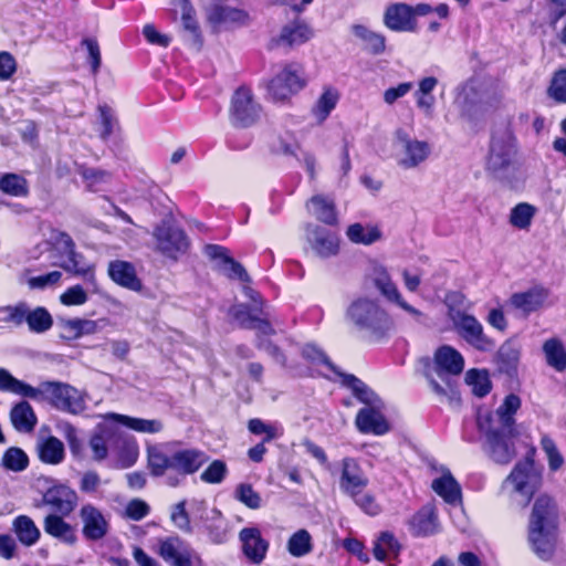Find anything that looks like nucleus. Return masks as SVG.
I'll list each match as a JSON object with an SVG mask.
<instances>
[{
  "label": "nucleus",
  "instance_id": "1",
  "mask_svg": "<svg viewBox=\"0 0 566 566\" xmlns=\"http://www.w3.org/2000/svg\"><path fill=\"white\" fill-rule=\"evenodd\" d=\"M521 407V399L516 395L505 397L495 413L479 412L478 427L485 434L483 450L489 458L497 464H507L515 457V447L512 440L514 413Z\"/></svg>",
  "mask_w": 566,
  "mask_h": 566
},
{
  "label": "nucleus",
  "instance_id": "2",
  "mask_svg": "<svg viewBox=\"0 0 566 566\" xmlns=\"http://www.w3.org/2000/svg\"><path fill=\"white\" fill-rule=\"evenodd\" d=\"M542 485L541 471L533 460L525 459L515 464L501 484V495L512 504L525 507Z\"/></svg>",
  "mask_w": 566,
  "mask_h": 566
},
{
  "label": "nucleus",
  "instance_id": "3",
  "mask_svg": "<svg viewBox=\"0 0 566 566\" xmlns=\"http://www.w3.org/2000/svg\"><path fill=\"white\" fill-rule=\"evenodd\" d=\"M33 400L48 401L54 408L72 415L86 409V396L75 387L60 381H44L36 387Z\"/></svg>",
  "mask_w": 566,
  "mask_h": 566
},
{
  "label": "nucleus",
  "instance_id": "4",
  "mask_svg": "<svg viewBox=\"0 0 566 566\" xmlns=\"http://www.w3.org/2000/svg\"><path fill=\"white\" fill-rule=\"evenodd\" d=\"M347 316L357 328L373 336H381L390 327L386 312L378 303L368 298L355 301L348 307Z\"/></svg>",
  "mask_w": 566,
  "mask_h": 566
},
{
  "label": "nucleus",
  "instance_id": "5",
  "mask_svg": "<svg viewBox=\"0 0 566 566\" xmlns=\"http://www.w3.org/2000/svg\"><path fill=\"white\" fill-rule=\"evenodd\" d=\"M397 163L405 169H412L424 163L430 155V146L424 140L412 138L405 129L395 133Z\"/></svg>",
  "mask_w": 566,
  "mask_h": 566
},
{
  "label": "nucleus",
  "instance_id": "6",
  "mask_svg": "<svg viewBox=\"0 0 566 566\" xmlns=\"http://www.w3.org/2000/svg\"><path fill=\"white\" fill-rule=\"evenodd\" d=\"M449 317L459 335L471 346L481 352H489L494 348L493 340L484 334L483 326L473 315L450 308Z\"/></svg>",
  "mask_w": 566,
  "mask_h": 566
},
{
  "label": "nucleus",
  "instance_id": "7",
  "mask_svg": "<svg viewBox=\"0 0 566 566\" xmlns=\"http://www.w3.org/2000/svg\"><path fill=\"white\" fill-rule=\"evenodd\" d=\"M262 108L249 88L241 87L235 91L230 108V120L232 125L247 128L259 122Z\"/></svg>",
  "mask_w": 566,
  "mask_h": 566
},
{
  "label": "nucleus",
  "instance_id": "8",
  "mask_svg": "<svg viewBox=\"0 0 566 566\" xmlns=\"http://www.w3.org/2000/svg\"><path fill=\"white\" fill-rule=\"evenodd\" d=\"M305 84L303 66L298 63H290L271 80L269 92L274 99L285 101L301 91Z\"/></svg>",
  "mask_w": 566,
  "mask_h": 566
},
{
  "label": "nucleus",
  "instance_id": "9",
  "mask_svg": "<svg viewBox=\"0 0 566 566\" xmlns=\"http://www.w3.org/2000/svg\"><path fill=\"white\" fill-rule=\"evenodd\" d=\"M305 240L311 251L321 259H329L339 252L338 234L316 223L305 226Z\"/></svg>",
  "mask_w": 566,
  "mask_h": 566
},
{
  "label": "nucleus",
  "instance_id": "10",
  "mask_svg": "<svg viewBox=\"0 0 566 566\" xmlns=\"http://www.w3.org/2000/svg\"><path fill=\"white\" fill-rule=\"evenodd\" d=\"M156 553L170 566H195L200 562L199 557L179 536L158 539Z\"/></svg>",
  "mask_w": 566,
  "mask_h": 566
},
{
  "label": "nucleus",
  "instance_id": "11",
  "mask_svg": "<svg viewBox=\"0 0 566 566\" xmlns=\"http://www.w3.org/2000/svg\"><path fill=\"white\" fill-rule=\"evenodd\" d=\"M153 237L156 241V250L168 258L177 259V255L185 253L188 248L185 232L167 223L157 226L154 229Z\"/></svg>",
  "mask_w": 566,
  "mask_h": 566
},
{
  "label": "nucleus",
  "instance_id": "12",
  "mask_svg": "<svg viewBox=\"0 0 566 566\" xmlns=\"http://www.w3.org/2000/svg\"><path fill=\"white\" fill-rule=\"evenodd\" d=\"M314 36L313 28L302 19H295L282 27L280 33L270 41V49H293L308 42Z\"/></svg>",
  "mask_w": 566,
  "mask_h": 566
},
{
  "label": "nucleus",
  "instance_id": "13",
  "mask_svg": "<svg viewBox=\"0 0 566 566\" xmlns=\"http://www.w3.org/2000/svg\"><path fill=\"white\" fill-rule=\"evenodd\" d=\"M515 156V145L510 134L494 136L491 143L488 168L497 178L503 177V172L511 167Z\"/></svg>",
  "mask_w": 566,
  "mask_h": 566
},
{
  "label": "nucleus",
  "instance_id": "14",
  "mask_svg": "<svg viewBox=\"0 0 566 566\" xmlns=\"http://www.w3.org/2000/svg\"><path fill=\"white\" fill-rule=\"evenodd\" d=\"M244 293L253 302L252 311L254 313H250L245 305L238 304L231 307L230 315L242 328L256 329L263 334L272 333L270 324L264 318L256 315V312L261 308L259 294L250 287H244Z\"/></svg>",
  "mask_w": 566,
  "mask_h": 566
},
{
  "label": "nucleus",
  "instance_id": "15",
  "mask_svg": "<svg viewBox=\"0 0 566 566\" xmlns=\"http://www.w3.org/2000/svg\"><path fill=\"white\" fill-rule=\"evenodd\" d=\"M208 455L198 449L175 448V475H169L167 483L170 486L179 484L178 475L185 476L197 472L206 462Z\"/></svg>",
  "mask_w": 566,
  "mask_h": 566
},
{
  "label": "nucleus",
  "instance_id": "16",
  "mask_svg": "<svg viewBox=\"0 0 566 566\" xmlns=\"http://www.w3.org/2000/svg\"><path fill=\"white\" fill-rule=\"evenodd\" d=\"M558 527L527 524V541L533 552L544 560L553 557L557 545Z\"/></svg>",
  "mask_w": 566,
  "mask_h": 566
},
{
  "label": "nucleus",
  "instance_id": "17",
  "mask_svg": "<svg viewBox=\"0 0 566 566\" xmlns=\"http://www.w3.org/2000/svg\"><path fill=\"white\" fill-rule=\"evenodd\" d=\"M147 451V467L154 476H164L168 473L175 474V444L160 443L150 444Z\"/></svg>",
  "mask_w": 566,
  "mask_h": 566
},
{
  "label": "nucleus",
  "instance_id": "18",
  "mask_svg": "<svg viewBox=\"0 0 566 566\" xmlns=\"http://www.w3.org/2000/svg\"><path fill=\"white\" fill-rule=\"evenodd\" d=\"M82 534L88 541H99L109 531V523L103 512L93 504H85L80 510Z\"/></svg>",
  "mask_w": 566,
  "mask_h": 566
},
{
  "label": "nucleus",
  "instance_id": "19",
  "mask_svg": "<svg viewBox=\"0 0 566 566\" xmlns=\"http://www.w3.org/2000/svg\"><path fill=\"white\" fill-rule=\"evenodd\" d=\"M373 280L375 286L389 302L398 305L401 310L410 314L417 321L420 319L422 313L403 300L401 293L399 292L395 282L391 280L387 270L382 268L376 269Z\"/></svg>",
  "mask_w": 566,
  "mask_h": 566
},
{
  "label": "nucleus",
  "instance_id": "20",
  "mask_svg": "<svg viewBox=\"0 0 566 566\" xmlns=\"http://www.w3.org/2000/svg\"><path fill=\"white\" fill-rule=\"evenodd\" d=\"M342 473L339 480L340 490L349 496H356L368 485V478L353 458H345L342 461Z\"/></svg>",
  "mask_w": 566,
  "mask_h": 566
},
{
  "label": "nucleus",
  "instance_id": "21",
  "mask_svg": "<svg viewBox=\"0 0 566 566\" xmlns=\"http://www.w3.org/2000/svg\"><path fill=\"white\" fill-rule=\"evenodd\" d=\"M55 244L57 248L67 255V261H64L61 266L75 275L84 277L87 282L95 285V275L91 266L80 265L76 260V253L74 251V242L72 238L64 233L59 232L55 238Z\"/></svg>",
  "mask_w": 566,
  "mask_h": 566
},
{
  "label": "nucleus",
  "instance_id": "22",
  "mask_svg": "<svg viewBox=\"0 0 566 566\" xmlns=\"http://www.w3.org/2000/svg\"><path fill=\"white\" fill-rule=\"evenodd\" d=\"M559 511L553 497L541 494L536 497L528 517V525L558 527Z\"/></svg>",
  "mask_w": 566,
  "mask_h": 566
},
{
  "label": "nucleus",
  "instance_id": "23",
  "mask_svg": "<svg viewBox=\"0 0 566 566\" xmlns=\"http://www.w3.org/2000/svg\"><path fill=\"white\" fill-rule=\"evenodd\" d=\"M387 28L396 32H415L418 29L417 20L412 17L411 6L398 2L387 7L384 14Z\"/></svg>",
  "mask_w": 566,
  "mask_h": 566
},
{
  "label": "nucleus",
  "instance_id": "24",
  "mask_svg": "<svg viewBox=\"0 0 566 566\" xmlns=\"http://www.w3.org/2000/svg\"><path fill=\"white\" fill-rule=\"evenodd\" d=\"M77 502L76 492L64 484L50 488L43 495V503L64 516L74 511Z\"/></svg>",
  "mask_w": 566,
  "mask_h": 566
},
{
  "label": "nucleus",
  "instance_id": "25",
  "mask_svg": "<svg viewBox=\"0 0 566 566\" xmlns=\"http://www.w3.org/2000/svg\"><path fill=\"white\" fill-rule=\"evenodd\" d=\"M355 424L361 433L380 436L389 430L387 420L376 405L361 408L356 416Z\"/></svg>",
  "mask_w": 566,
  "mask_h": 566
},
{
  "label": "nucleus",
  "instance_id": "26",
  "mask_svg": "<svg viewBox=\"0 0 566 566\" xmlns=\"http://www.w3.org/2000/svg\"><path fill=\"white\" fill-rule=\"evenodd\" d=\"M464 367L462 355L451 346H441L434 354V371L439 377L443 375H460Z\"/></svg>",
  "mask_w": 566,
  "mask_h": 566
},
{
  "label": "nucleus",
  "instance_id": "27",
  "mask_svg": "<svg viewBox=\"0 0 566 566\" xmlns=\"http://www.w3.org/2000/svg\"><path fill=\"white\" fill-rule=\"evenodd\" d=\"M239 538L247 558L254 564H260L269 548V543L262 538L261 532L255 527H245L241 530Z\"/></svg>",
  "mask_w": 566,
  "mask_h": 566
},
{
  "label": "nucleus",
  "instance_id": "28",
  "mask_svg": "<svg viewBox=\"0 0 566 566\" xmlns=\"http://www.w3.org/2000/svg\"><path fill=\"white\" fill-rule=\"evenodd\" d=\"M549 292L542 286H535L528 291L515 293L510 298V304L515 310L530 314L541 308L547 301Z\"/></svg>",
  "mask_w": 566,
  "mask_h": 566
},
{
  "label": "nucleus",
  "instance_id": "29",
  "mask_svg": "<svg viewBox=\"0 0 566 566\" xmlns=\"http://www.w3.org/2000/svg\"><path fill=\"white\" fill-rule=\"evenodd\" d=\"M108 275L116 284L125 289L142 290V281L138 279L134 265L127 261L115 260L109 262Z\"/></svg>",
  "mask_w": 566,
  "mask_h": 566
},
{
  "label": "nucleus",
  "instance_id": "30",
  "mask_svg": "<svg viewBox=\"0 0 566 566\" xmlns=\"http://www.w3.org/2000/svg\"><path fill=\"white\" fill-rule=\"evenodd\" d=\"M306 209L316 220L327 226H336L338 222L335 202L328 197L313 196L307 201Z\"/></svg>",
  "mask_w": 566,
  "mask_h": 566
},
{
  "label": "nucleus",
  "instance_id": "31",
  "mask_svg": "<svg viewBox=\"0 0 566 566\" xmlns=\"http://www.w3.org/2000/svg\"><path fill=\"white\" fill-rule=\"evenodd\" d=\"M62 516L57 514L45 516L43 522L44 532L67 545H74L77 542L75 528L65 522Z\"/></svg>",
  "mask_w": 566,
  "mask_h": 566
},
{
  "label": "nucleus",
  "instance_id": "32",
  "mask_svg": "<svg viewBox=\"0 0 566 566\" xmlns=\"http://www.w3.org/2000/svg\"><path fill=\"white\" fill-rule=\"evenodd\" d=\"M248 20L249 14L241 9L219 3L212 4L208 9V21L213 24H245Z\"/></svg>",
  "mask_w": 566,
  "mask_h": 566
},
{
  "label": "nucleus",
  "instance_id": "33",
  "mask_svg": "<svg viewBox=\"0 0 566 566\" xmlns=\"http://www.w3.org/2000/svg\"><path fill=\"white\" fill-rule=\"evenodd\" d=\"M106 325V319H86V318H69L62 319L61 326L67 333L70 338H80L86 335H93L102 331Z\"/></svg>",
  "mask_w": 566,
  "mask_h": 566
},
{
  "label": "nucleus",
  "instance_id": "34",
  "mask_svg": "<svg viewBox=\"0 0 566 566\" xmlns=\"http://www.w3.org/2000/svg\"><path fill=\"white\" fill-rule=\"evenodd\" d=\"M412 531L419 536H429L438 532L439 523L436 507L423 506L411 520Z\"/></svg>",
  "mask_w": 566,
  "mask_h": 566
},
{
  "label": "nucleus",
  "instance_id": "35",
  "mask_svg": "<svg viewBox=\"0 0 566 566\" xmlns=\"http://www.w3.org/2000/svg\"><path fill=\"white\" fill-rule=\"evenodd\" d=\"M106 419H113L123 426L140 433H158L164 429V424L159 419H143L119 413H107Z\"/></svg>",
  "mask_w": 566,
  "mask_h": 566
},
{
  "label": "nucleus",
  "instance_id": "36",
  "mask_svg": "<svg viewBox=\"0 0 566 566\" xmlns=\"http://www.w3.org/2000/svg\"><path fill=\"white\" fill-rule=\"evenodd\" d=\"M400 544L390 532H382L374 542L373 554L377 560L384 562L398 556Z\"/></svg>",
  "mask_w": 566,
  "mask_h": 566
},
{
  "label": "nucleus",
  "instance_id": "37",
  "mask_svg": "<svg viewBox=\"0 0 566 566\" xmlns=\"http://www.w3.org/2000/svg\"><path fill=\"white\" fill-rule=\"evenodd\" d=\"M10 419L13 427L22 432L32 431L36 424V416L27 401H21L12 408Z\"/></svg>",
  "mask_w": 566,
  "mask_h": 566
},
{
  "label": "nucleus",
  "instance_id": "38",
  "mask_svg": "<svg viewBox=\"0 0 566 566\" xmlns=\"http://www.w3.org/2000/svg\"><path fill=\"white\" fill-rule=\"evenodd\" d=\"M432 489L438 495H440L446 502L450 504H457L461 502L460 485L450 473H446L442 476L433 480Z\"/></svg>",
  "mask_w": 566,
  "mask_h": 566
},
{
  "label": "nucleus",
  "instance_id": "39",
  "mask_svg": "<svg viewBox=\"0 0 566 566\" xmlns=\"http://www.w3.org/2000/svg\"><path fill=\"white\" fill-rule=\"evenodd\" d=\"M13 532L25 546L34 545L40 538V530L27 515H20L12 523Z\"/></svg>",
  "mask_w": 566,
  "mask_h": 566
},
{
  "label": "nucleus",
  "instance_id": "40",
  "mask_svg": "<svg viewBox=\"0 0 566 566\" xmlns=\"http://www.w3.org/2000/svg\"><path fill=\"white\" fill-rule=\"evenodd\" d=\"M0 390L34 399L36 387H32L17 378L8 370L0 368Z\"/></svg>",
  "mask_w": 566,
  "mask_h": 566
},
{
  "label": "nucleus",
  "instance_id": "41",
  "mask_svg": "<svg viewBox=\"0 0 566 566\" xmlns=\"http://www.w3.org/2000/svg\"><path fill=\"white\" fill-rule=\"evenodd\" d=\"M38 452L40 459L49 464H57L64 458V446L55 437L41 440L38 443Z\"/></svg>",
  "mask_w": 566,
  "mask_h": 566
},
{
  "label": "nucleus",
  "instance_id": "42",
  "mask_svg": "<svg viewBox=\"0 0 566 566\" xmlns=\"http://www.w3.org/2000/svg\"><path fill=\"white\" fill-rule=\"evenodd\" d=\"M346 235L353 243L369 245L380 239V231L371 226L354 223L347 228Z\"/></svg>",
  "mask_w": 566,
  "mask_h": 566
},
{
  "label": "nucleus",
  "instance_id": "43",
  "mask_svg": "<svg viewBox=\"0 0 566 566\" xmlns=\"http://www.w3.org/2000/svg\"><path fill=\"white\" fill-rule=\"evenodd\" d=\"M354 34L364 42V49L373 54H380L385 51V38L365 25H354Z\"/></svg>",
  "mask_w": 566,
  "mask_h": 566
},
{
  "label": "nucleus",
  "instance_id": "44",
  "mask_svg": "<svg viewBox=\"0 0 566 566\" xmlns=\"http://www.w3.org/2000/svg\"><path fill=\"white\" fill-rule=\"evenodd\" d=\"M543 350L549 366L558 371L566 369V352L558 339L551 338L546 340Z\"/></svg>",
  "mask_w": 566,
  "mask_h": 566
},
{
  "label": "nucleus",
  "instance_id": "45",
  "mask_svg": "<svg viewBox=\"0 0 566 566\" xmlns=\"http://www.w3.org/2000/svg\"><path fill=\"white\" fill-rule=\"evenodd\" d=\"M312 536L306 530H298L287 542V551L294 557H301L312 551Z\"/></svg>",
  "mask_w": 566,
  "mask_h": 566
},
{
  "label": "nucleus",
  "instance_id": "46",
  "mask_svg": "<svg viewBox=\"0 0 566 566\" xmlns=\"http://www.w3.org/2000/svg\"><path fill=\"white\" fill-rule=\"evenodd\" d=\"M0 189L13 197H24L28 195V182L22 176L6 174L0 178Z\"/></svg>",
  "mask_w": 566,
  "mask_h": 566
},
{
  "label": "nucleus",
  "instance_id": "47",
  "mask_svg": "<svg viewBox=\"0 0 566 566\" xmlns=\"http://www.w3.org/2000/svg\"><path fill=\"white\" fill-rule=\"evenodd\" d=\"M27 324L31 332L40 334L52 327L53 318L44 307L39 306L29 311Z\"/></svg>",
  "mask_w": 566,
  "mask_h": 566
},
{
  "label": "nucleus",
  "instance_id": "48",
  "mask_svg": "<svg viewBox=\"0 0 566 566\" xmlns=\"http://www.w3.org/2000/svg\"><path fill=\"white\" fill-rule=\"evenodd\" d=\"M344 384L354 391V395L367 406H375L378 397L358 378L353 375H344Z\"/></svg>",
  "mask_w": 566,
  "mask_h": 566
},
{
  "label": "nucleus",
  "instance_id": "49",
  "mask_svg": "<svg viewBox=\"0 0 566 566\" xmlns=\"http://www.w3.org/2000/svg\"><path fill=\"white\" fill-rule=\"evenodd\" d=\"M338 98L339 95L336 90H333L331 87L325 88L323 94L317 99L316 105L313 109L315 116L319 120L326 119L329 113L335 108Z\"/></svg>",
  "mask_w": 566,
  "mask_h": 566
},
{
  "label": "nucleus",
  "instance_id": "50",
  "mask_svg": "<svg viewBox=\"0 0 566 566\" xmlns=\"http://www.w3.org/2000/svg\"><path fill=\"white\" fill-rule=\"evenodd\" d=\"M541 447L547 457L549 469L552 471L559 470L564 464V458L553 439L544 434L541 439Z\"/></svg>",
  "mask_w": 566,
  "mask_h": 566
},
{
  "label": "nucleus",
  "instance_id": "51",
  "mask_svg": "<svg viewBox=\"0 0 566 566\" xmlns=\"http://www.w3.org/2000/svg\"><path fill=\"white\" fill-rule=\"evenodd\" d=\"M181 20L184 28L189 31L196 42H200L199 27L196 20V11L188 0H181L180 3Z\"/></svg>",
  "mask_w": 566,
  "mask_h": 566
},
{
  "label": "nucleus",
  "instance_id": "52",
  "mask_svg": "<svg viewBox=\"0 0 566 566\" xmlns=\"http://www.w3.org/2000/svg\"><path fill=\"white\" fill-rule=\"evenodd\" d=\"M534 216V208L528 203H518L510 214V222L520 229H526Z\"/></svg>",
  "mask_w": 566,
  "mask_h": 566
},
{
  "label": "nucleus",
  "instance_id": "53",
  "mask_svg": "<svg viewBox=\"0 0 566 566\" xmlns=\"http://www.w3.org/2000/svg\"><path fill=\"white\" fill-rule=\"evenodd\" d=\"M170 520L174 525L185 533H191L190 517L186 511V501H180L171 506Z\"/></svg>",
  "mask_w": 566,
  "mask_h": 566
},
{
  "label": "nucleus",
  "instance_id": "54",
  "mask_svg": "<svg viewBox=\"0 0 566 566\" xmlns=\"http://www.w3.org/2000/svg\"><path fill=\"white\" fill-rule=\"evenodd\" d=\"M465 380L472 386V391L479 397L489 394L491 386L485 374L471 369L465 374Z\"/></svg>",
  "mask_w": 566,
  "mask_h": 566
},
{
  "label": "nucleus",
  "instance_id": "55",
  "mask_svg": "<svg viewBox=\"0 0 566 566\" xmlns=\"http://www.w3.org/2000/svg\"><path fill=\"white\" fill-rule=\"evenodd\" d=\"M3 465L12 471H22L28 465L27 454L19 448H10L2 458Z\"/></svg>",
  "mask_w": 566,
  "mask_h": 566
},
{
  "label": "nucleus",
  "instance_id": "56",
  "mask_svg": "<svg viewBox=\"0 0 566 566\" xmlns=\"http://www.w3.org/2000/svg\"><path fill=\"white\" fill-rule=\"evenodd\" d=\"M440 378L443 381V385L439 384L430 375H428V379H429L430 386H431L432 390L436 392V395L441 400H444V399H447V400L458 399L457 390H455L453 384L451 382V380L449 378V375H443Z\"/></svg>",
  "mask_w": 566,
  "mask_h": 566
},
{
  "label": "nucleus",
  "instance_id": "57",
  "mask_svg": "<svg viewBox=\"0 0 566 566\" xmlns=\"http://www.w3.org/2000/svg\"><path fill=\"white\" fill-rule=\"evenodd\" d=\"M235 497L249 509L256 510L261 506V496L250 484H239L235 489Z\"/></svg>",
  "mask_w": 566,
  "mask_h": 566
},
{
  "label": "nucleus",
  "instance_id": "58",
  "mask_svg": "<svg viewBox=\"0 0 566 566\" xmlns=\"http://www.w3.org/2000/svg\"><path fill=\"white\" fill-rule=\"evenodd\" d=\"M228 472L227 465L221 460H214L210 465L201 473L200 478L206 483L217 484L222 482Z\"/></svg>",
  "mask_w": 566,
  "mask_h": 566
},
{
  "label": "nucleus",
  "instance_id": "59",
  "mask_svg": "<svg viewBox=\"0 0 566 566\" xmlns=\"http://www.w3.org/2000/svg\"><path fill=\"white\" fill-rule=\"evenodd\" d=\"M81 174L84 180L86 181L87 188H90L93 191L101 190V186L103 184H106L111 178L107 171L94 168H84Z\"/></svg>",
  "mask_w": 566,
  "mask_h": 566
},
{
  "label": "nucleus",
  "instance_id": "60",
  "mask_svg": "<svg viewBox=\"0 0 566 566\" xmlns=\"http://www.w3.org/2000/svg\"><path fill=\"white\" fill-rule=\"evenodd\" d=\"M548 94L558 103H566V70H562L555 73Z\"/></svg>",
  "mask_w": 566,
  "mask_h": 566
},
{
  "label": "nucleus",
  "instance_id": "61",
  "mask_svg": "<svg viewBox=\"0 0 566 566\" xmlns=\"http://www.w3.org/2000/svg\"><path fill=\"white\" fill-rule=\"evenodd\" d=\"M211 515V517H208V520L213 522L208 526L209 535L212 542L217 544L223 543L227 538V531L221 521V513L217 509H213Z\"/></svg>",
  "mask_w": 566,
  "mask_h": 566
},
{
  "label": "nucleus",
  "instance_id": "62",
  "mask_svg": "<svg viewBox=\"0 0 566 566\" xmlns=\"http://www.w3.org/2000/svg\"><path fill=\"white\" fill-rule=\"evenodd\" d=\"M60 301L66 306L83 305L87 301V294L81 285H74L61 294Z\"/></svg>",
  "mask_w": 566,
  "mask_h": 566
},
{
  "label": "nucleus",
  "instance_id": "63",
  "mask_svg": "<svg viewBox=\"0 0 566 566\" xmlns=\"http://www.w3.org/2000/svg\"><path fill=\"white\" fill-rule=\"evenodd\" d=\"M97 109L102 123L101 138L106 140L114 132L116 118L114 117L111 107L105 104L99 105Z\"/></svg>",
  "mask_w": 566,
  "mask_h": 566
},
{
  "label": "nucleus",
  "instance_id": "64",
  "mask_svg": "<svg viewBox=\"0 0 566 566\" xmlns=\"http://www.w3.org/2000/svg\"><path fill=\"white\" fill-rule=\"evenodd\" d=\"M413 88V84L411 82H402L397 86L389 87L385 90L382 94L384 102L387 105L395 104L398 99L405 97L407 94L411 92Z\"/></svg>",
  "mask_w": 566,
  "mask_h": 566
}]
</instances>
